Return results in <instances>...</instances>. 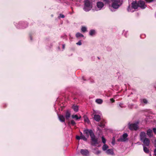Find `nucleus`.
<instances>
[{
  "instance_id": "obj_5",
  "label": "nucleus",
  "mask_w": 156,
  "mask_h": 156,
  "mask_svg": "<svg viewBox=\"0 0 156 156\" xmlns=\"http://www.w3.org/2000/svg\"><path fill=\"white\" fill-rule=\"evenodd\" d=\"M90 137L92 140L91 144L92 145H94L99 143L98 139L95 138L94 134L90 136Z\"/></svg>"
},
{
  "instance_id": "obj_13",
  "label": "nucleus",
  "mask_w": 156,
  "mask_h": 156,
  "mask_svg": "<svg viewBox=\"0 0 156 156\" xmlns=\"http://www.w3.org/2000/svg\"><path fill=\"white\" fill-rule=\"evenodd\" d=\"M139 7L138 3L136 2H133L132 3V6L131 8H133L135 9H137Z\"/></svg>"
},
{
  "instance_id": "obj_9",
  "label": "nucleus",
  "mask_w": 156,
  "mask_h": 156,
  "mask_svg": "<svg viewBox=\"0 0 156 156\" xmlns=\"http://www.w3.org/2000/svg\"><path fill=\"white\" fill-rule=\"evenodd\" d=\"M104 5V4L101 2H98L97 3V6L99 10H101Z\"/></svg>"
},
{
  "instance_id": "obj_29",
  "label": "nucleus",
  "mask_w": 156,
  "mask_h": 156,
  "mask_svg": "<svg viewBox=\"0 0 156 156\" xmlns=\"http://www.w3.org/2000/svg\"><path fill=\"white\" fill-rule=\"evenodd\" d=\"M101 153V151L99 150H98V151H96V152H94V154L97 155H98L99 154Z\"/></svg>"
},
{
  "instance_id": "obj_20",
  "label": "nucleus",
  "mask_w": 156,
  "mask_h": 156,
  "mask_svg": "<svg viewBox=\"0 0 156 156\" xmlns=\"http://www.w3.org/2000/svg\"><path fill=\"white\" fill-rule=\"evenodd\" d=\"M73 108L75 112H77L78 111V107L76 105H73Z\"/></svg>"
},
{
  "instance_id": "obj_35",
  "label": "nucleus",
  "mask_w": 156,
  "mask_h": 156,
  "mask_svg": "<svg viewBox=\"0 0 156 156\" xmlns=\"http://www.w3.org/2000/svg\"><path fill=\"white\" fill-rule=\"evenodd\" d=\"M146 2H153L154 0H145Z\"/></svg>"
},
{
  "instance_id": "obj_25",
  "label": "nucleus",
  "mask_w": 156,
  "mask_h": 156,
  "mask_svg": "<svg viewBox=\"0 0 156 156\" xmlns=\"http://www.w3.org/2000/svg\"><path fill=\"white\" fill-rule=\"evenodd\" d=\"M95 33V31L94 30H91L89 33V34L90 35L92 36Z\"/></svg>"
},
{
  "instance_id": "obj_34",
  "label": "nucleus",
  "mask_w": 156,
  "mask_h": 156,
  "mask_svg": "<svg viewBox=\"0 0 156 156\" xmlns=\"http://www.w3.org/2000/svg\"><path fill=\"white\" fill-rule=\"evenodd\" d=\"M99 126L101 127H104V125L103 123H101Z\"/></svg>"
},
{
  "instance_id": "obj_44",
  "label": "nucleus",
  "mask_w": 156,
  "mask_h": 156,
  "mask_svg": "<svg viewBox=\"0 0 156 156\" xmlns=\"http://www.w3.org/2000/svg\"><path fill=\"white\" fill-rule=\"evenodd\" d=\"M62 47H63V49L64 48H65V45H62Z\"/></svg>"
},
{
  "instance_id": "obj_24",
  "label": "nucleus",
  "mask_w": 156,
  "mask_h": 156,
  "mask_svg": "<svg viewBox=\"0 0 156 156\" xmlns=\"http://www.w3.org/2000/svg\"><path fill=\"white\" fill-rule=\"evenodd\" d=\"M76 36L77 37H83V35L80 33H77L76 34Z\"/></svg>"
},
{
  "instance_id": "obj_31",
  "label": "nucleus",
  "mask_w": 156,
  "mask_h": 156,
  "mask_svg": "<svg viewBox=\"0 0 156 156\" xmlns=\"http://www.w3.org/2000/svg\"><path fill=\"white\" fill-rule=\"evenodd\" d=\"M131 8L129 6L127 9V10H128V12H133V11L131 10Z\"/></svg>"
},
{
  "instance_id": "obj_41",
  "label": "nucleus",
  "mask_w": 156,
  "mask_h": 156,
  "mask_svg": "<svg viewBox=\"0 0 156 156\" xmlns=\"http://www.w3.org/2000/svg\"><path fill=\"white\" fill-rule=\"evenodd\" d=\"M154 155H156V149H154Z\"/></svg>"
},
{
  "instance_id": "obj_30",
  "label": "nucleus",
  "mask_w": 156,
  "mask_h": 156,
  "mask_svg": "<svg viewBox=\"0 0 156 156\" xmlns=\"http://www.w3.org/2000/svg\"><path fill=\"white\" fill-rule=\"evenodd\" d=\"M154 142H153L152 141V142L154 143V145L155 147H156V139L154 137Z\"/></svg>"
},
{
  "instance_id": "obj_4",
  "label": "nucleus",
  "mask_w": 156,
  "mask_h": 156,
  "mask_svg": "<svg viewBox=\"0 0 156 156\" xmlns=\"http://www.w3.org/2000/svg\"><path fill=\"white\" fill-rule=\"evenodd\" d=\"M83 133L87 137H89V135L91 136L94 134L92 130L88 129L84 130Z\"/></svg>"
},
{
  "instance_id": "obj_23",
  "label": "nucleus",
  "mask_w": 156,
  "mask_h": 156,
  "mask_svg": "<svg viewBox=\"0 0 156 156\" xmlns=\"http://www.w3.org/2000/svg\"><path fill=\"white\" fill-rule=\"evenodd\" d=\"M96 102L98 104H101L102 103L103 101L100 99H97L96 101Z\"/></svg>"
},
{
  "instance_id": "obj_36",
  "label": "nucleus",
  "mask_w": 156,
  "mask_h": 156,
  "mask_svg": "<svg viewBox=\"0 0 156 156\" xmlns=\"http://www.w3.org/2000/svg\"><path fill=\"white\" fill-rule=\"evenodd\" d=\"M82 43L80 41H79L78 42L76 43V44L79 45L81 44Z\"/></svg>"
},
{
  "instance_id": "obj_1",
  "label": "nucleus",
  "mask_w": 156,
  "mask_h": 156,
  "mask_svg": "<svg viewBox=\"0 0 156 156\" xmlns=\"http://www.w3.org/2000/svg\"><path fill=\"white\" fill-rule=\"evenodd\" d=\"M84 5L83 9L85 11H88L92 8V4L89 0H86L84 2Z\"/></svg>"
},
{
  "instance_id": "obj_14",
  "label": "nucleus",
  "mask_w": 156,
  "mask_h": 156,
  "mask_svg": "<svg viewBox=\"0 0 156 156\" xmlns=\"http://www.w3.org/2000/svg\"><path fill=\"white\" fill-rule=\"evenodd\" d=\"M106 153L108 154L113 155L114 154L113 150L112 149H108L106 151Z\"/></svg>"
},
{
  "instance_id": "obj_7",
  "label": "nucleus",
  "mask_w": 156,
  "mask_h": 156,
  "mask_svg": "<svg viewBox=\"0 0 156 156\" xmlns=\"http://www.w3.org/2000/svg\"><path fill=\"white\" fill-rule=\"evenodd\" d=\"M128 136V135L127 133H125L123 134L122 136L119 139V141L124 142L128 140L127 137Z\"/></svg>"
},
{
  "instance_id": "obj_19",
  "label": "nucleus",
  "mask_w": 156,
  "mask_h": 156,
  "mask_svg": "<svg viewBox=\"0 0 156 156\" xmlns=\"http://www.w3.org/2000/svg\"><path fill=\"white\" fill-rule=\"evenodd\" d=\"M143 150L146 153H149V149L146 146H143Z\"/></svg>"
},
{
  "instance_id": "obj_28",
  "label": "nucleus",
  "mask_w": 156,
  "mask_h": 156,
  "mask_svg": "<svg viewBox=\"0 0 156 156\" xmlns=\"http://www.w3.org/2000/svg\"><path fill=\"white\" fill-rule=\"evenodd\" d=\"M82 31L83 32H85L87 30V28L85 27H83L81 29Z\"/></svg>"
},
{
  "instance_id": "obj_42",
  "label": "nucleus",
  "mask_w": 156,
  "mask_h": 156,
  "mask_svg": "<svg viewBox=\"0 0 156 156\" xmlns=\"http://www.w3.org/2000/svg\"><path fill=\"white\" fill-rule=\"evenodd\" d=\"M110 101H112V102H114L115 101L113 100L112 98H111L110 99Z\"/></svg>"
},
{
  "instance_id": "obj_38",
  "label": "nucleus",
  "mask_w": 156,
  "mask_h": 156,
  "mask_svg": "<svg viewBox=\"0 0 156 156\" xmlns=\"http://www.w3.org/2000/svg\"><path fill=\"white\" fill-rule=\"evenodd\" d=\"M85 121L87 122H89V119L87 118H86V119H85Z\"/></svg>"
},
{
  "instance_id": "obj_22",
  "label": "nucleus",
  "mask_w": 156,
  "mask_h": 156,
  "mask_svg": "<svg viewBox=\"0 0 156 156\" xmlns=\"http://www.w3.org/2000/svg\"><path fill=\"white\" fill-rule=\"evenodd\" d=\"M108 147L106 144H104V145L102 147V149L103 151H105L108 148Z\"/></svg>"
},
{
  "instance_id": "obj_32",
  "label": "nucleus",
  "mask_w": 156,
  "mask_h": 156,
  "mask_svg": "<svg viewBox=\"0 0 156 156\" xmlns=\"http://www.w3.org/2000/svg\"><path fill=\"white\" fill-rule=\"evenodd\" d=\"M70 122L71 124L73 125H74L76 124L75 122L73 120H71Z\"/></svg>"
},
{
  "instance_id": "obj_11",
  "label": "nucleus",
  "mask_w": 156,
  "mask_h": 156,
  "mask_svg": "<svg viewBox=\"0 0 156 156\" xmlns=\"http://www.w3.org/2000/svg\"><path fill=\"white\" fill-rule=\"evenodd\" d=\"M146 134L145 132H142L140 133V139L141 140H143L144 139L146 138Z\"/></svg>"
},
{
  "instance_id": "obj_17",
  "label": "nucleus",
  "mask_w": 156,
  "mask_h": 156,
  "mask_svg": "<svg viewBox=\"0 0 156 156\" xmlns=\"http://www.w3.org/2000/svg\"><path fill=\"white\" fill-rule=\"evenodd\" d=\"M94 118L95 120L98 122L100 119V116L98 115H95L94 116Z\"/></svg>"
},
{
  "instance_id": "obj_8",
  "label": "nucleus",
  "mask_w": 156,
  "mask_h": 156,
  "mask_svg": "<svg viewBox=\"0 0 156 156\" xmlns=\"http://www.w3.org/2000/svg\"><path fill=\"white\" fill-rule=\"evenodd\" d=\"M141 141L144 144L143 146H148L149 145L150 141L149 139L146 138Z\"/></svg>"
},
{
  "instance_id": "obj_39",
  "label": "nucleus",
  "mask_w": 156,
  "mask_h": 156,
  "mask_svg": "<svg viewBox=\"0 0 156 156\" xmlns=\"http://www.w3.org/2000/svg\"><path fill=\"white\" fill-rule=\"evenodd\" d=\"M76 139H77V140H80V139H81V137H80V136H76Z\"/></svg>"
},
{
  "instance_id": "obj_2",
  "label": "nucleus",
  "mask_w": 156,
  "mask_h": 156,
  "mask_svg": "<svg viewBox=\"0 0 156 156\" xmlns=\"http://www.w3.org/2000/svg\"><path fill=\"white\" fill-rule=\"evenodd\" d=\"M112 7L115 9H117L119 6V3L120 0H112Z\"/></svg>"
},
{
  "instance_id": "obj_37",
  "label": "nucleus",
  "mask_w": 156,
  "mask_h": 156,
  "mask_svg": "<svg viewBox=\"0 0 156 156\" xmlns=\"http://www.w3.org/2000/svg\"><path fill=\"white\" fill-rule=\"evenodd\" d=\"M154 133L156 134V128H154L153 129Z\"/></svg>"
},
{
  "instance_id": "obj_26",
  "label": "nucleus",
  "mask_w": 156,
  "mask_h": 156,
  "mask_svg": "<svg viewBox=\"0 0 156 156\" xmlns=\"http://www.w3.org/2000/svg\"><path fill=\"white\" fill-rule=\"evenodd\" d=\"M101 140H102V142L105 144L106 143V140L104 138V136H102L101 137Z\"/></svg>"
},
{
  "instance_id": "obj_16",
  "label": "nucleus",
  "mask_w": 156,
  "mask_h": 156,
  "mask_svg": "<svg viewBox=\"0 0 156 156\" xmlns=\"http://www.w3.org/2000/svg\"><path fill=\"white\" fill-rule=\"evenodd\" d=\"M72 117L73 119H75L76 120H77L81 118V116L80 115L79 116H78L76 115H72Z\"/></svg>"
},
{
  "instance_id": "obj_33",
  "label": "nucleus",
  "mask_w": 156,
  "mask_h": 156,
  "mask_svg": "<svg viewBox=\"0 0 156 156\" xmlns=\"http://www.w3.org/2000/svg\"><path fill=\"white\" fill-rule=\"evenodd\" d=\"M143 102L145 104H147V101L145 99H143Z\"/></svg>"
},
{
  "instance_id": "obj_18",
  "label": "nucleus",
  "mask_w": 156,
  "mask_h": 156,
  "mask_svg": "<svg viewBox=\"0 0 156 156\" xmlns=\"http://www.w3.org/2000/svg\"><path fill=\"white\" fill-rule=\"evenodd\" d=\"M71 114L69 111H67L66 114V117L67 119H68L70 117Z\"/></svg>"
},
{
  "instance_id": "obj_10",
  "label": "nucleus",
  "mask_w": 156,
  "mask_h": 156,
  "mask_svg": "<svg viewBox=\"0 0 156 156\" xmlns=\"http://www.w3.org/2000/svg\"><path fill=\"white\" fill-rule=\"evenodd\" d=\"M80 152L82 155L84 156H87L89 153L88 150L86 149H81Z\"/></svg>"
},
{
  "instance_id": "obj_21",
  "label": "nucleus",
  "mask_w": 156,
  "mask_h": 156,
  "mask_svg": "<svg viewBox=\"0 0 156 156\" xmlns=\"http://www.w3.org/2000/svg\"><path fill=\"white\" fill-rule=\"evenodd\" d=\"M81 139H83L84 141H87V138L85 137V136L83 135L82 133H81L80 134Z\"/></svg>"
},
{
  "instance_id": "obj_27",
  "label": "nucleus",
  "mask_w": 156,
  "mask_h": 156,
  "mask_svg": "<svg viewBox=\"0 0 156 156\" xmlns=\"http://www.w3.org/2000/svg\"><path fill=\"white\" fill-rule=\"evenodd\" d=\"M103 1H105L106 3L109 4L111 2V1H112V0H103Z\"/></svg>"
},
{
  "instance_id": "obj_43",
  "label": "nucleus",
  "mask_w": 156,
  "mask_h": 156,
  "mask_svg": "<svg viewBox=\"0 0 156 156\" xmlns=\"http://www.w3.org/2000/svg\"><path fill=\"white\" fill-rule=\"evenodd\" d=\"M114 143H115V141H113L112 142V144H114Z\"/></svg>"
},
{
  "instance_id": "obj_12",
  "label": "nucleus",
  "mask_w": 156,
  "mask_h": 156,
  "mask_svg": "<svg viewBox=\"0 0 156 156\" xmlns=\"http://www.w3.org/2000/svg\"><path fill=\"white\" fill-rule=\"evenodd\" d=\"M147 134L150 137H152L153 134L152 130L151 129H148L147 131Z\"/></svg>"
},
{
  "instance_id": "obj_6",
  "label": "nucleus",
  "mask_w": 156,
  "mask_h": 156,
  "mask_svg": "<svg viewBox=\"0 0 156 156\" xmlns=\"http://www.w3.org/2000/svg\"><path fill=\"white\" fill-rule=\"evenodd\" d=\"M138 4L139 7L142 9H145L146 7L144 2L141 0H140L138 1Z\"/></svg>"
},
{
  "instance_id": "obj_15",
  "label": "nucleus",
  "mask_w": 156,
  "mask_h": 156,
  "mask_svg": "<svg viewBox=\"0 0 156 156\" xmlns=\"http://www.w3.org/2000/svg\"><path fill=\"white\" fill-rule=\"evenodd\" d=\"M58 117L60 121L61 122H64L65 121V118L63 115H59Z\"/></svg>"
},
{
  "instance_id": "obj_40",
  "label": "nucleus",
  "mask_w": 156,
  "mask_h": 156,
  "mask_svg": "<svg viewBox=\"0 0 156 156\" xmlns=\"http://www.w3.org/2000/svg\"><path fill=\"white\" fill-rule=\"evenodd\" d=\"M60 17L61 18H64V16L63 15L61 14L60 15Z\"/></svg>"
},
{
  "instance_id": "obj_3",
  "label": "nucleus",
  "mask_w": 156,
  "mask_h": 156,
  "mask_svg": "<svg viewBox=\"0 0 156 156\" xmlns=\"http://www.w3.org/2000/svg\"><path fill=\"white\" fill-rule=\"evenodd\" d=\"M138 122H137L135 123H133L131 124H129V128L131 130H137L138 128Z\"/></svg>"
}]
</instances>
